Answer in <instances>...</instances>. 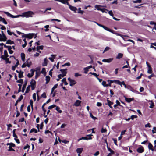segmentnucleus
Returning <instances> with one entry per match:
<instances>
[{
  "instance_id": "1",
  "label": "nucleus",
  "mask_w": 156,
  "mask_h": 156,
  "mask_svg": "<svg viewBox=\"0 0 156 156\" xmlns=\"http://www.w3.org/2000/svg\"><path fill=\"white\" fill-rule=\"evenodd\" d=\"M34 14V13L31 11H29L23 13L22 14V17L28 18L32 17V15Z\"/></svg>"
},
{
  "instance_id": "2",
  "label": "nucleus",
  "mask_w": 156,
  "mask_h": 156,
  "mask_svg": "<svg viewBox=\"0 0 156 156\" xmlns=\"http://www.w3.org/2000/svg\"><path fill=\"white\" fill-rule=\"evenodd\" d=\"M4 13L6 14L8 17H9L12 18H17L20 17H22V14L16 16H13L7 12H4Z\"/></svg>"
},
{
  "instance_id": "3",
  "label": "nucleus",
  "mask_w": 156,
  "mask_h": 156,
  "mask_svg": "<svg viewBox=\"0 0 156 156\" xmlns=\"http://www.w3.org/2000/svg\"><path fill=\"white\" fill-rule=\"evenodd\" d=\"M68 80L70 82L69 85L71 86H73L76 83V82L74 80L71 79L70 77L68 78Z\"/></svg>"
},
{
  "instance_id": "4",
  "label": "nucleus",
  "mask_w": 156,
  "mask_h": 156,
  "mask_svg": "<svg viewBox=\"0 0 156 156\" xmlns=\"http://www.w3.org/2000/svg\"><path fill=\"white\" fill-rule=\"evenodd\" d=\"M8 57V55L7 51L6 50H5L4 51V55L2 56L1 58L4 60H8L9 58H7Z\"/></svg>"
},
{
  "instance_id": "5",
  "label": "nucleus",
  "mask_w": 156,
  "mask_h": 156,
  "mask_svg": "<svg viewBox=\"0 0 156 156\" xmlns=\"http://www.w3.org/2000/svg\"><path fill=\"white\" fill-rule=\"evenodd\" d=\"M36 82L33 79L32 80L30 83V84L31 85H30V87L31 86V89L32 90H34L35 89L36 87Z\"/></svg>"
},
{
  "instance_id": "6",
  "label": "nucleus",
  "mask_w": 156,
  "mask_h": 156,
  "mask_svg": "<svg viewBox=\"0 0 156 156\" xmlns=\"http://www.w3.org/2000/svg\"><path fill=\"white\" fill-rule=\"evenodd\" d=\"M6 40L7 38L5 35H2L0 34V41H5Z\"/></svg>"
},
{
  "instance_id": "7",
  "label": "nucleus",
  "mask_w": 156,
  "mask_h": 156,
  "mask_svg": "<svg viewBox=\"0 0 156 156\" xmlns=\"http://www.w3.org/2000/svg\"><path fill=\"white\" fill-rule=\"evenodd\" d=\"M113 60V58H110L107 59H103L102 60V61L104 62L110 63L112 62Z\"/></svg>"
},
{
  "instance_id": "8",
  "label": "nucleus",
  "mask_w": 156,
  "mask_h": 156,
  "mask_svg": "<svg viewBox=\"0 0 156 156\" xmlns=\"http://www.w3.org/2000/svg\"><path fill=\"white\" fill-rule=\"evenodd\" d=\"M68 5L69 6V8L71 10L74 11L75 12H76L77 9L76 7L71 6L69 4Z\"/></svg>"
},
{
  "instance_id": "9",
  "label": "nucleus",
  "mask_w": 156,
  "mask_h": 156,
  "mask_svg": "<svg viewBox=\"0 0 156 156\" xmlns=\"http://www.w3.org/2000/svg\"><path fill=\"white\" fill-rule=\"evenodd\" d=\"M57 1L60 2L62 3L63 4H66L67 5H69V2L68 1H70V0H55Z\"/></svg>"
},
{
  "instance_id": "10",
  "label": "nucleus",
  "mask_w": 156,
  "mask_h": 156,
  "mask_svg": "<svg viewBox=\"0 0 156 156\" xmlns=\"http://www.w3.org/2000/svg\"><path fill=\"white\" fill-rule=\"evenodd\" d=\"M30 73H29L28 74L27 76L29 77H32L34 74V73L35 71V70L33 69H31L30 70Z\"/></svg>"
},
{
  "instance_id": "11",
  "label": "nucleus",
  "mask_w": 156,
  "mask_h": 156,
  "mask_svg": "<svg viewBox=\"0 0 156 156\" xmlns=\"http://www.w3.org/2000/svg\"><path fill=\"white\" fill-rule=\"evenodd\" d=\"M67 69H61L60 70V71L62 73L61 74L64 77L66 75L67 73Z\"/></svg>"
},
{
  "instance_id": "12",
  "label": "nucleus",
  "mask_w": 156,
  "mask_h": 156,
  "mask_svg": "<svg viewBox=\"0 0 156 156\" xmlns=\"http://www.w3.org/2000/svg\"><path fill=\"white\" fill-rule=\"evenodd\" d=\"M124 98H125V101H126L128 103H130L131 101H133L134 100V98H126V97H124Z\"/></svg>"
},
{
  "instance_id": "13",
  "label": "nucleus",
  "mask_w": 156,
  "mask_h": 156,
  "mask_svg": "<svg viewBox=\"0 0 156 156\" xmlns=\"http://www.w3.org/2000/svg\"><path fill=\"white\" fill-rule=\"evenodd\" d=\"M92 136H93V135L92 134L87 135V136L84 137V140H91L92 139V137H91Z\"/></svg>"
},
{
  "instance_id": "14",
  "label": "nucleus",
  "mask_w": 156,
  "mask_h": 156,
  "mask_svg": "<svg viewBox=\"0 0 156 156\" xmlns=\"http://www.w3.org/2000/svg\"><path fill=\"white\" fill-rule=\"evenodd\" d=\"M137 151L139 153H142L144 151L143 147L141 146L138 148L137 149Z\"/></svg>"
},
{
  "instance_id": "15",
  "label": "nucleus",
  "mask_w": 156,
  "mask_h": 156,
  "mask_svg": "<svg viewBox=\"0 0 156 156\" xmlns=\"http://www.w3.org/2000/svg\"><path fill=\"white\" fill-rule=\"evenodd\" d=\"M4 47H6L8 48L9 52L10 54H12L13 53V51L11 49H12V46H6L5 45H4Z\"/></svg>"
},
{
  "instance_id": "16",
  "label": "nucleus",
  "mask_w": 156,
  "mask_h": 156,
  "mask_svg": "<svg viewBox=\"0 0 156 156\" xmlns=\"http://www.w3.org/2000/svg\"><path fill=\"white\" fill-rule=\"evenodd\" d=\"M48 62V60L46 58H45L44 59V62L42 63V65L43 66H47V63Z\"/></svg>"
},
{
  "instance_id": "17",
  "label": "nucleus",
  "mask_w": 156,
  "mask_h": 156,
  "mask_svg": "<svg viewBox=\"0 0 156 156\" xmlns=\"http://www.w3.org/2000/svg\"><path fill=\"white\" fill-rule=\"evenodd\" d=\"M81 103V101L79 100H77L76 101V102H75L74 104V105L76 106H79L80 103Z\"/></svg>"
},
{
  "instance_id": "18",
  "label": "nucleus",
  "mask_w": 156,
  "mask_h": 156,
  "mask_svg": "<svg viewBox=\"0 0 156 156\" xmlns=\"http://www.w3.org/2000/svg\"><path fill=\"white\" fill-rule=\"evenodd\" d=\"M29 58L27 59L26 62H25V63L27 65V66L29 67L30 66L31 64V62L30 61H29Z\"/></svg>"
},
{
  "instance_id": "19",
  "label": "nucleus",
  "mask_w": 156,
  "mask_h": 156,
  "mask_svg": "<svg viewBox=\"0 0 156 156\" xmlns=\"http://www.w3.org/2000/svg\"><path fill=\"white\" fill-rule=\"evenodd\" d=\"M148 67L147 73L148 74H151L152 73V70L151 66H148Z\"/></svg>"
},
{
  "instance_id": "20",
  "label": "nucleus",
  "mask_w": 156,
  "mask_h": 156,
  "mask_svg": "<svg viewBox=\"0 0 156 156\" xmlns=\"http://www.w3.org/2000/svg\"><path fill=\"white\" fill-rule=\"evenodd\" d=\"M21 57L22 60L23 62H24L25 61V55L24 54V53H22L21 54Z\"/></svg>"
},
{
  "instance_id": "21",
  "label": "nucleus",
  "mask_w": 156,
  "mask_h": 156,
  "mask_svg": "<svg viewBox=\"0 0 156 156\" xmlns=\"http://www.w3.org/2000/svg\"><path fill=\"white\" fill-rule=\"evenodd\" d=\"M123 56V54L121 53H119L116 57V58L119 59L122 58Z\"/></svg>"
},
{
  "instance_id": "22",
  "label": "nucleus",
  "mask_w": 156,
  "mask_h": 156,
  "mask_svg": "<svg viewBox=\"0 0 156 156\" xmlns=\"http://www.w3.org/2000/svg\"><path fill=\"white\" fill-rule=\"evenodd\" d=\"M113 81V83H115L118 84L119 85H120L122 86L121 83L119 80H112Z\"/></svg>"
},
{
  "instance_id": "23",
  "label": "nucleus",
  "mask_w": 156,
  "mask_h": 156,
  "mask_svg": "<svg viewBox=\"0 0 156 156\" xmlns=\"http://www.w3.org/2000/svg\"><path fill=\"white\" fill-rule=\"evenodd\" d=\"M101 7V5H96L95 6V9H97L98 10H100L101 11L102 9L100 8Z\"/></svg>"
},
{
  "instance_id": "24",
  "label": "nucleus",
  "mask_w": 156,
  "mask_h": 156,
  "mask_svg": "<svg viewBox=\"0 0 156 156\" xmlns=\"http://www.w3.org/2000/svg\"><path fill=\"white\" fill-rule=\"evenodd\" d=\"M45 77V80L46 81V84H47L49 82L50 80V77L48 76H46Z\"/></svg>"
},
{
  "instance_id": "25",
  "label": "nucleus",
  "mask_w": 156,
  "mask_h": 156,
  "mask_svg": "<svg viewBox=\"0 0 156 156\" xmlns=\"http://www.w3.org/2000/svg\"><path fill=\"white\" fill-rule=\"evenodd\" d=\"M149 101L151 103L150 104V106L149 107L150 108H152L154 106V103L152 101Z\"/></svg>"
},
{
  "instance_id": "26",
  "label": "nucleus",
  "mask_w": 156,
  "mask_h": 156,
  "mask_svg": "<svg viewBox=\"0 0 156 156\" xmlns=\"http://www.w3.org/2000/svg\"><path fill=\"white\" fill-rule=\"evenodd\" d=\"M153 146L150 143H149L148 147L149 149L151 150L152 151H154V149L153 148Z\"/></svg>"
},
{
  "instance_id": "27",
  "label": "nucleus",
  "mask_w": 156,
  "mask_h": 156,
  "mask_svg": "<svg viewBox=\"0 0 156 156\" xmlns=\"http://www.w3.org/2000/svg\"><path fill=\"white\" fill-rule=\"evenodd\" d=\"M41 73L39 71H36V75L35 76V78L37 79V78L39 76Z\"/></svg>"
},
{
  "instance_id": "28",
  "label": "nucleus",
  "mask_w": 156,
  "mask_h": 156,
  "mask_svg": "<svg viewBox=\"0 0 156 156\" xmlns=\"http://www.w3.org/2000/svg\"><path fill=\"white\" fill-rule=\"evenodd\" d=\"M103 28L105 29V30H107V31H109L111 32H112V33H113V31L112 30H110V29H109V28H108V27H106L105 26H104Z\"/></svg>"
},
{
  "instance_id": "29",
  "label": "nucleus",
  "mask_w": 156,
  "mask_h": 156,
  "mask_svg": "<svg viewBox=\"0 0 156 156\" xmlns=\"http://www.w3.org/2000/svg\"><path fill=\"white\" fill-rule=\"evenodd\" d=\"M41 73H42L44 75H45L46 74V72L45 69L44 68H43L42 69V70L40 72Z\"/></svg>"
},
{
  "instance_id": "30",
  "label": "nucleus",
  "mask_w": 156,
  "mask_h": 156,
  "mask_svg": "<svg viewBox=\"0 0 156 156\" xmlns=\"http://www.w3.org/2000/svg\"><path fill=\"white\" fill-rule=\"evenodd\" d=\"M83 151V148H77L76 150V151L77 152V153H81Z\"/></svg>"
},
{
  "instance_id": "31",
  "label": "nucleus",
  "mask_w": 156,
  "mask_h": 156,
  "mask_svg": "<svg viewBox=\"0 0 156 156\" xmlns=\"http://www.w3.org/2000/svg\"><path fill=\"white\" fill-rule=\"evenodd\" d=\"M108 102V105L111 108H112V107L111 106V105L113 104V103L111 102L110 101L107 100Z\"/></svg>"
},
{
  "instance_id": "32",
  "label": "nucleus",
  "mask_w": 156,
  "mask_h": 156,
  "mask_svg": "<svg viewBox=\"0 0 156 156\" xmlns=\"http://www.w3.org/2000/svg\"><path fill=\"white\" fill-rule=\"evenodd\" d=\"M27 82H25V83L23 85V87H22V92H23L24 91L25 88L26 87L27 84Z\"/></svg>"
},
{
  "instance_id": "33",
  "label": "nucleus",
  "mask_w": 156,
  "mask_h": 156,
  "mask_svg": "<svg viewBox=\"0 0 156 156\" xmlns=\"http://www.w3.org/2000/svg\"><path fill=\"white\" fill-rule=\"evenodd\" d=\"M55 109L60 113H61L62 112V111L60 109V108L58 106H56Z\"/></svg>"
},
{
  "instance_id": "34",
  "label": "nucleus",
  "mask_w": 156,
  "mask_h": 156,
  "mask_svg": "<svg viewBox=\"0 0 156 156\" xmlns=\"http://www.w3.org/2000/svg\"><path fill=\"white\" fill-rule=\"evenodd\" d=\"M106 81H103L102 83V84L104 87L110 86V85H107V84H106Z\"/></svg>"
},
{
  "instance_id": "35",
  "label": "nucleus",
  "mask_w": 156,
  "mask_h": 156,
  "mask_svg": "<svg viewBox=\"0 0 156 156\" xmlns=\"http://www.w3.org/2000/svg\"><path fill=\"white\" fill-rule=\"evenodd\" d=\"M107 149L110 152V153L112 154H114V151L112 150L110 148L107 147Z\"/></svg>"
},
{
  "instance_id": "36",
  "label": "nucleus",
  "mask_w": 156,
  "mask_h": 156,
  "mask_svg": "<svg viewBox=\"0 0 156 156\" xmlns=\"http://www.w3.org/2000/svg\"><path fill=\"white\" fill-rule=\"evenodd\" d=\"M33 132H34L35 133H37V132L36 129L34 128H33L31 129L30 133H32Z\"/></svg>"
},
{
  "instance_id": "37",
  "label": "nucleus",
  "mask_w": 156,
  "mask_h": 156,
  "mask_svg": "<svg viewBox=\"0 0 156 156\" xmlns=\"http://www.w3.org/2000/svg\"><path fill=\"white\" fill-rule=\"evenodd\" d=\"M66 80V78H64L62 80V81L64 83L65 85H66L68 84V83H67Z\"/></svg>"
},
{
  "instance_id": "38",
  "label": "nucleus",
  "mask_w": 156,
  "mask_h": 156,
  "mask_svg": "<svg viewBox=\"0 0 156 156\" xmlns=\"http://www.w3.org/2000/svg\"><path fill=\"white\" fill-rule=\"evenodd\" d=\"M14 43L13 41H11L10 40H8L7 41L6 44H12Z\"/></svg>"
},
{
  "instance_id": "39",
  "label": "nucleus",
  "mask_w": 156,
  "mask_h": 156,
  "mask_svg": "<svg viewBox=\"0 0 156 156\" xmlns=\"http://www.w3.org/2000/svg\"><path fill=\"white\" fill-rule=\"evenodd\" d=\"M18 77L19 78H21L23 77V72L20 71V73H19Z\"/></svg>"
},
{
  "instance_id": "40",
  "label": "nucleus",
  "mask_w": 156,
  "mask_h": 156,
  "mask_svg": "<svg viewBox=\"0 0 156 156\" xmlns=\"http://www.w3.org/2000/svg\"><path fill=\"white\" fill-rule=\"evenodd\" d=\"M30 85H29L27 86V88L26 91H25L26 93H27L29 92V91L30 90Z\"/></svg>"
},
{
  "instance_id": "41",
  "label": "nucleus",
  "mask_w": 156,
  "mask_h": 156,
  "mask_svg": "<svg viewBox=\"0 0 156 156\" xmlns=\"http://www.w3.org/2000/svg\"><path fill=\"white\" fill-rule=\"evenodd\" d=\"M101 11L103 13L105 12L107 13V12L108 11V10L105 9L103 8L102 9V10H101Z\"/></svg>"
},
{
  "instance_id": "42",
  "label": "nucleus",
  "mask_w": 156,
  "mask_h": 156,
  "mask_svg": "<svg viewBox=\"0 0 156 156\" xmlns=\"http://www.w3.org/2000/svg\"><path fill=\"white\" fill-rule=\"evenodd\" d=\"M58 86V84H55L54 86V87L52 88V89H51L52 91H54V90Z\"/></svg>"
},
{
  "instance_id": "43",
  "label": "nucleus",
  "mask_w": 156,
  "mask_h": 156,
  "mask_svg": "<svg viewBox=\"0 0 156 156\" xmlns=\"http://www.w3.org/2000/svg\"><path fill=\"white\" fill-rule=\"evenodd\" d=\"M107 81L108 83V84H107V85H110V87H111V84L113 83V81H112V80H108Z\"/></svg>"
},
{
  "instance_id": "44",
  "label": "nucleus",
  "mask_w": 156,
  "mask_h": 156,
  "mask_svg": "<svg viewBox=\"0 0 156 156\" xmlns=\"http://www.w3.org/2000/svg\"><path fill=\"white\" fill-rule=\"evenodd\" d=\"M56 107V105H51L50 106H49L48 107V109H52V108L55 107Z\"/></svg>"
},
{
  "instance_id": "45",
  "label": "nucleus",
  "mask_w": 156,
  "mask_h": 156,
  "mask_svg": "<svg viewBox=\"0 0 156 156\" xmlns=\"http://www.w3.org/2000/svg\"><path fill=\"white\" fill-rule=\"evenodd\" d=\"M110 49V48L109 47H107V46L106 47V48H105V49L104 50L103 53H104L106 51H108Z\"/></svg>"
},
{
  "instance_id": "46",
  "label": "nucleus",
  "mask_w": 156,
  "mask_h": 156,
  "mask_svg": "<svg viewBox=\"0 0 156 156\" xmlns=\"http://www.w3.org/2000/svg\"><path fill=\"white\" fill-rule=\"evenodd\" d=\"M84 73L86 74L88 72V71L89 69L87 67H86L84 68Z\"/></svg>"
},
{
  "instance_id": "47",
  "label": "nucleus",
  "mask_w": 156,
  "mask_h": 156,
  "mask_svg": "<svg viewBox=\"0 0 156 156\" xmlns=\"http://www.w3.org/2000/svg\"><path fill=\"white\" fill-rule=\"evenodd\" d=\"M80 9H81L80 8H78V13L83 14L84 13V11L82 10H81Z\"/></svg>"
},
{
  "instance_id": "48",
  "label": "nucleus",
  "mask_w": 156,
  "mask_h": 156,
  "mask_svg": "<svg viewBox=\"0 0 156 156\" xmlns=\"http://www.w3.org/2000/svg\"><path fill=\"white\" fill-rule=\"evenodd\" d=\"M90 116L93 119H96V118L92 114V113L90 112H89Z\"/></svg>"
},
{
  "instance_id": "49",
  "label": "nucleus",
  "mask_w": 156,
  "mask_h": 156,
  "mask_svg": "<svg viewBox=\"0 0 156 156\" xmlns=\"http://www.w3.org/2000/svg\"><path fill=\"white\" fill-rule=\"evenodd\" d=\"M23 96L22 95H21L20 97H19L18 99L17 100V101H18L19 102L21 101V100L23 99Z\"/></svg>"
},
{
  "instance_id": "50",
  "label": "nucleus",
  "mask_w": 156,
  "mask_h": 156,
  "mask_svg": "<svg viewBox=\"0 0 156 156\" xmlns=\"http://www.w3.org/2000/svg\"><path fill=\"white\" fill-rule=\"evenodd\" d=\"M141 2V0H135V1H133V2L134 3H140Z\"/></svg>"
},
{
  "instance_id": "51",
  "label": "nucleus",
  "mask_w": 156,
  "mask_h": 156,
  "mask_svg": "<svg viewBox=\"0 0 156 156\" xmlns=\"http://www.w3.org/2000/svg\"><path fill=\"white\" fill-rule=\"evenodd\" d=\"M49 27V25H47L44 26V27L46 28V29H45L44 30L45 31H47L49 30V29L48 28Z\"/></svg>"
},
{
  "instance_id": "52",
  "label": "nucleus",
  "mask_w": 156,
  "mask_h": 156,
  "mask_svg": "<svg viewBox=\"0 0 156 156\" xmlns=\"http://www.w3.org/2000/svg\"><path fill=\"white\" fill-rule=\"evenodd\" d=\"M33 98L34 101L36 100V95L35 93H34L33 94Z\"/></svg>"
},
{
  "instance_id": "53",
  "label": "nucleus",
  "mask_w": 156,
  "mask_h": 156,
  "mask_svg": "<svg viewBox=\"0 0 156 156\" xmlns=\"http://www.w3.org/2000/svg\"><path fill=\"white\" fill-rule=\"evenodd\" d=\"M17 82L20 83H23V80L22 79H19L17 81Z\"/></svg>"
},
{
  "instance_id": "54",
  "label": "nucleus",
  "mask_w": 156,
  "mask_h": 156,
  "mask_svg": "<svg viewBox=\"0 0 156 156\" xmlns=\"http://www.w3.org/2000/svg\"><path fill=\"white\" fill-rule=\"evenodd\" d=\"M109 14L112 17L113 16V14L112 12V10H110L108 11Z\"/></svg>"
},
{
  "instance_id": "55",
  "label": "nucleus",
  "mask_w": 156,
  "mask_h": 156,
  "mask_svg": "<svg viewBox=\"0 0 156 156\" xmlns=\"http://www.w3.org/2000/svg\"><path fill=\"white\" fill-rule=\"evenodd\" d=\"M37 48L39 49V50H42L43 49V46L42 45H41L39 46H37Z\"/></svg>"
},
{
  "instance_id": "56",
  "label": "nucleus",
  "mask_w": 156,
  "mask_h": 156,
  "mask_svg": "<svg viewBox=\"0 0 156 156\" xmlns=\"http://www.w3.org/2000/svg\"><path fill=\"white\" fill-rule=\"evenodd\" d=\"M155 75L154 73H151V75L148 76V78L149 79H151L152 77L154 76Z\"/></svg>"
},
{
  "instance_id": "57",
  "label": "nucleus",
  "mask_w": 156,
  "mask_h": 156,
  "mask_svg": "<svg viewBox=\"0 0 156 156\" xmlns=\"http://www.w3.org/2000/svg\"><path fill=\"white\" fill-rule=\"evenodd\" d=\"M70 63L69 62L66 63L62 65V66H70Z\"/></svg>"
},
{
  "instance_id": "58",
  "label": "nucleus",
  "mask_w": 156,
  "mask_h": 156,
  "mask_svg": "<svg viewBox=\"0 0 156 156\" xmlns=\"http://www.w3.org/2000/svg\"><path fill=\"white\" fill-rule=\"evenodd\" d=\"M145 127L150 128L151 127V126L150 125V124L149 123H148L147 124L145 125Z\"/></svg>"
},
{
  "instance_id": "59",
  "label": "nucleus",
  "mask_w": 156,
  "mask_h": 156,
  "mask_svg": "<svg viewBox=\"0 0 156 156\" xmlns=\"http://www.w3.org/2000/svg\"><path fill=\"white\" fill-rule=\"evenodd\" d=\"M41 97L44 98H45L46 97V93H43L41 95Z\"/></svg>"
},
{
  "instance_id": "60",
  "label": "nucleus",
  "mask_w": 156,
  "mask_h": 156,
  "mask_svg": "<svg viewBox=\"0 0 156 156\" xmlns=\"http://www.w3.org/2000/svg\"><path fill=\"white\" fill-rule=\"evenodd\" d=\"M136 116L133 115L131 116L130 118V119L133 120L134 118H136Z\"/></svg>"
},
{
  "instance_id": "61",
  "label": "nucleus",
  "mask_w": 156,
  "mask_h": 156,
  "mask_svg": "<svg viewBox=\"0 0 156 156\" xmlns=\"http://www.w3.org/2000/svg\"><path fill=\"white\" fill-rule=\"evenodd\" d=\"M9 146H11V147H14L15 146V145L14 144L12 143H9Z\"/></svg>"
},
{
  "instance_id": "62",
  "label": "nucleus",
  "mask_w": 156,
  "mask_h": 156,
  "mask_svg": "<svg viewBox=\"0 0 156 156\" xmlns=\"http://www.w3.org/2000/svg\"><path fill=\"white\" fill-rule=\"evenodd\" d=\"M5 24H7V23L5 20V19L4 18H3V19L2 20V21Z\"/></svg>"
},
{
  "instance_id": "63",
  "label": "nucleus",
  "mask_w": 156,
  "mask_h": 156,
  "mask_svg": "<svg viewBox=\"0 0 156 156\" xmlns=\"http://www.w3.org/2000/svg\"><path fill=\"white\" fill-rule=\"evenodd\" d=\"M81 74H79L78 73H75V76L76 77H77L79 76H81Z\"/></svg>"
},
{
  "instance_id": "64",
  "label": "nucleus",
  "mask_w": 156,
  "mask_h": 156,
  "mask_svg": "<svg viewBox=\"0 0 156 156\" xmlns=\"http://www.w3.org/2000/svg\"><path fill=\"white\" fill-rule=\"evenodd\" d=\"M99 154V152L98 151H97L96 152H95L94 154V156H98Z\"/></svg>"
}]
</instances>
